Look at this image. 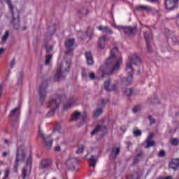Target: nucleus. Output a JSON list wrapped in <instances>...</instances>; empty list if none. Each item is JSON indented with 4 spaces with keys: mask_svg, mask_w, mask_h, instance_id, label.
I'll list each match as a JSON object with an SVG mask.
<instances>
[{
    "mask_svg": "<svg viewBox=\"0 0 179 179\" xmlns=\"http://www.w3.org/2000/svg\"><path fill=\"white\" fill-rule=\"evenodd\" d=\"M24 160V148L20 147L17 150L16 159L14 164L13 171L17 173V167H19V162H23Z\"/></svg>",
    "mask_w": 179,
    "mask_h": 179,
    "instance_id": "obj_6",
    "label": "nucleus"
},
{
    "mask_svg": "<svg viewBox=\"0 0 179 179\" xmlns=\"http://www.w3.org/2000/svg\"><path fill=\"white\" fill-rule=\"evenodd\" d=\"M86 118H87V115H84L83 116V120H86Z\"/></svg>",
    "mask_w": 179,
    "mask_h": 179,
    "instance_id": "obj_58",
    "label": "nucleus"
},
{
    "mask_svg": "<svg viewBox=\"0 0 179 179\" xmlns=\"http://www.w3.org/2000/svg\"><path fill=\"white\" fill-rule=\"evenodd\" d=\"M115 27L118 30H123L124 31V29H125V27H124V26H117V27Z\"/></svg>",
    "mask_w": 179,
    "mask_h": 179,
    "instance_id": "obj_49",
    "label": "nucleus"
},
{
    "mask_svg": "<svg viewBox=\"0 0 179 179\" xmlns=\"http://www.w3.org/2000/svg\"><path fill=\"white\" fill-rule=\"evenodd\" d=\"M111 80L108 79L104 83V87L106 90H108L109 92H111L112 90H115L117 89V85L113 84L111 85Z\"/></svg>",
    "mask_w": 179,
    "mask_h": 179,
    "instance_id": "obj_16",
    "label": "nucleus"
},
{
    "mask_svg": "<svg viewBox=\"0 0 179 179\" xmlns=\"http://www.w3.org/2000/svg\"><path fill=\"white\" fill-rule=\"evenodd\" d=\"M88 156H89V155H87L85 156V157L87 158Z\"/></svg>",
    "mask_w": 179,
    "mask_h": 179,
    "instance_id": "obj_59",
    "label": "nucleus"
},
{
    "mask_svg": "<svg viewBox=\"0 0 179 179\" xmlns=\"http://www.w3.org/2000/svg\"><path fill=\"white\" fill-rule=\"evenodd\" d=\"M87 36H89V31H87L85 33L82 31L78 33V36L79 37V38H80V40H83V38L87 37Z\"/></svg>",
    "mask_w": 179,
    "mask_h": 179,
    "instance_id": "obj_28",
    "label": "nucleus"
},
{
    "mask_svg": "<svg viewBox=\"0 0 179 179\" xmlns=\"http://www.w3.org/2000/svg\"><path fill=\"white\" fill-rule=\"evenodd\" d=\"M88 162H90V167H96V163H97V159L94 157V156L92 155L90 159H88Z\"/></svg>",
    "mask_w": 179,
    "mask_h": 179,
    "instance_id": "obj_25",
    "label": "nucleus"
},
{
    "mask_svg": "<svg viewBox=\"0 0 179 179\" xmlns=\"http://www.w3.org/2000/svg\"><path fill=\"white\" fill-rule=\"evenodd\" d=\"M148 120H150V124H155V122H156V120H155L154 119L152 118V116H148Z\"/></svg>",
    "mask_w": 179,
    "mask_h": 179,
    "instance_id": "obj_46",
    "label": "nucleus"
},
{
    "mask_svg": "<svg viewBox=\"0 0 179 179\" xmlns=\"http://www.w3.org/2000/svg\"><path fill=\"white\" fill-rule=\"evenodd\" d=\"M118 155H120V148H114L112 149L110 158L111 160H115Z\"/></svg>",
    "mask_w": 179,
    "mask_h": 179,
    "instance_id": "obj_21",
    "label": "nucleus"
},
{
    "mask_svg": "<svg viewBox=\"0 0 179 179\" xmlns=\"http://www.w3.org/2000/svg\"><path fill=\"white\" fill-rule=\"evenodd\" d=\"M49 166H51V160L43 159L41 162V165L39 166V169H40V170H44V169H48Z\"/></svg>",
    "mask_w": 179,
    "mask_h": 179,
    "instance_id": "obj_18",
    "label": "nucleus"
},
{
    "mask_svg": "<svg viewBox=\"0 0 179 179\" xmlns=\"http://www.w3.org/2000/svg\"><path fill=\"white\" fill-rule=\"evenodd\" d=\"M9 37V31H6L3 36H2V43H6V40Z\"/></svg>",
    "mask_w": 179,
    "mask_h": 179,
    "instance_id": "obj_30",
    "label": "nucleus"
},
{
    "mask_svg": "<svg viewBox=\"0 0 179 179\" xmlns=\"http://www.w3.org/2000/svg\"><path fill=\"white\" fill-rule=\"evenodd\" d=\"M82 76H83V78H86L87 76V75H86V72L85 71H82Z\"/></svg>",
    "mask_w": 179,
    "mask_h": 179,
    "instance_id": "obj_53",
    "label": "nucleus"
},
{
    "mask_svg": "<svg viewBox=\"0 0 179 179\" xmlns=\"http://www.w3.org/2000/svg\"><path fill=\"white\" fill-rule=\"evenodd\" d=\"M103 128H106V127H103V126L101 125H97L95 129L92 131L91 135L93 136V135H96V134H97V132H99V131H103Z\"/></svg>",
    "mask_w": 179,
    "mask_h": 179,
    "instance_id": "obj_27",
    "label": "nucleus"
},
{
    "mask_svg": "<svg viewBox=\"0 0 179 179\" xmlns=\"http://www.w3.org/2000/svg\"><path fill=\"white\" fill-rule=\"evenodd\" d=\"M73 44H75V39H69L65 42V47L66 48V55L72 54L73 51Z\"/></svg>",
    "mask_w": 179,
    "mask_h": 179,
    "instance_id": "obj_10",
    "label": "nucleus"
},
{
    "mask_svg": "<svg viewBox=\"0 0 179 179\" xmlns=\"http://www.w3.org/2000/svg\"><path fill=\"white\" fill-rule=\"evenodd\" d=\"M103 114V109L101 108H97L95 110L94 113V117L95 118H97L98 117H100V115Z\"/></svg>",
    "mask_w": 179,
    "mask_h": 179,
    "instance_id": "obj_29",
    "label": "nucleus"
},
{
    "mask_svg": "<svg viewBox=\"0 0 179 179\" xmlns=\"http://www.w3.org/2000/svg\"><path fill=\"white\" fill-rule=\"evenodd\" d=\"M79 13L80 15H87V13H89V10H87V8H83L79 10Z\"/></svg>",
    "mask_w": 179,
    "mask_h": 179,
    "instance_id": "obj_35",
    "label": "nucleus"
},
{
    "mask_svg": "<svg viewBox=\"0 0 179 179\" xmlns=\"http://www.w3.org/2000/svg\"><path fill=\"white\" fill-rule=\"evenodd\" d=\"M38 134H39V136L42 138L46 148L50 149V148L52 146V142H53L52 138H51L50 136H45L44 135V133H43L41 130H39Z\"/></svg>",
    "mask_w": 179,
    "mask_h": 179,
    "instance_id": "obj_8",
    "label": "nucleus"
},
{
    "mask_svg": "<svg viewBox=\"0 0 179 179\" xmlns=\"http://www.w3.org/2000/svg\"><path fill=\"white\" fill-rule=\"evenodd\" d=\"M71 68V60L65 62L62 64L57 69V73L54 76V80L58 82L61 80L62 78H65V76L68 72H69V69Z\"/></svg>",
    "mask_w": 179,
    "mask_h": 179,
    "instance_id": "obj_5",
    "label": "nucleus"
},
{
    "mask_svg": "<svg viewBox=\"0 0 179 179\" xmlns=\"http://www.w3.org/2000/svg\"><path fill=\"white\" fill-rule=\"evenodd\" d=\"M46 52H51L52 51V45H45Z\"/></svg>",
    "mask_w": 179,
    "mask_h": 179,
    "instance_id": "obj_37",
    "label": "nucleus"
},
{
    "mask_svg": "<svg viewBox=\"0 0 179 179\" xmlns=\"http://www.w3.org/2000/svg\"><path fill=\"white\" fill-rule=\"evenodd\" d=\"M52 59V55H46V59L45 62V65H50V62H51Z\"/></svg>",
    "mask_w": 179,
    "mask_h": 179,
    "instance_id": "obj_31",
    "label": "nucleus"
},
{
    "mask_svg": "<svg viewBox=\"0 0 179 179\" xmlns=\"http://www.w3.org/2000/svg\"><path fill=\"white\" fill-rule=\"evenodd\" d=\"M133 134H134V135L136 136H141V135H142V131H141V130H134Z\"/></svg>",
    "mask_w": 179,
    "mask_h": 179,
    "instance_id": "obj_40",
    "label": "nucleus"
},
{
    "mask_svg": "<svg viewBox=\"0 0 179 179\" xmlns=\"http://www.w3.org/2000/svg\"><path fill=\"white\" fill-rule=\"evenodd\" d=\"M80 118V112H75V113L73 115V120H78Z\"/></svg>",
    "mask_w": 179,
    "mask_h": 179,
    "instance_id": "obj_36",
    "label": "nucleus"
},
{
    "mask_svg": "<svg viewBox=\"0 0 179 179\" xmlns=\"http://www.w3.org/2000/svg\"><path fill=\"white\" fill-rule=\"evenodd\" d=\"M47 87L43 86V85H41L39 88V100L40 101H43L44 99H45V96H47V91L45 90Z\"/></svg>",
    "mask_w": 179,
    "mask_h": 179,
    "instance_id": "obj_15",
    "label": "nucleus"
},
{
    "mask_svg": "<svg viewBox=\"0 0 179 179\" xmlns=\"http://www.w3.org/2000/svg\"><path fill=\"white\" fill-rule=\"evenodd\" d=\"M144 36L147 44L148 51V52H152V49L150 48V43H152V41L153 40V36L152 35V34L148 35L146 32L145 33Z\"/></svg>",
    "mask_w": 179,
    "mask_h": 179,
    "instance_id": "obj_12",
    "label": "nucleus"
},
{
    "mask_svg": "<svg viewBox=\"0 0 179 179\" xmlns=\"http://www.w3.org/2000/svg\"><path fill=\"white\" fill-rule=\"evenodd\" d=\"M16 64V61L15 60V59H13L10 62V68H15V65Z\"/></svg>",
    "mask_w": 179,
    "mask_h": 179,
    "instance_id": "obj_42",
    "label": "nucleus"
},
{
    "mask_svg": "<svg viewBox=\"0 0 179 179\" xmlns=\"http://www.w3.org/2000/svg\"><path fill=\"white\" fill-rule=\"evenodd\" d=\"M153 138V134H150L147 140V146L145 147L147 149L148 148H152V146H155V145H156V143L154 141H152V138Z\"/></svg>",
    "mask_w": 179,
    "mask_h": 179,
    "instance_id": "obj_22",
    "label": "nucleus"
},
{
    "mask_svg": "<svg viewBox=\"0 0 179 179\" xmlns=\"http://www.w3.org/2000/svg\"><path fill=\"white\" fill-rule=\"evenodd\" d=\"M2 92H3L2 85H0V97L2 96Z\"/></svg>",
    "mask_w": 179,
    "mask_h": 179,
    "instance_id": "obj_54",
    "label": "nucleus"
},
{
    "mask_svg": "<svg viewBox=\"0 0 179 179\" xmlns=\"http://www.w3.org/2000/svg\"><path fill=\"white\" fill-rule=\"evenodd\" d=\"M123 92L126 96H132L134 94V90L132 88H124Z\"/></svg>",
    "mask_w": 179,
    "mask_h": 179,
    "instance_id": "obj_26",
    "label": "nucleus"
},
{
    "mask_svg": "<svg viewBox=\"0 0 179 179\" xmlns=\"http://www.w3.org/2000/svg\"><path fill=\"white\" fill-rule=\"evenodd\" d=\"M169 167L173 169V170H178L179 167V160L178 159H173L169 164Z\"/></svg>",
    "mask_w": 179,
    "mask_h": 179,
    "instance_id": "obj_24",
    "label": "nucleus"
},
{
    "mask_svg": "<svg viewBox=\"0 0 179 179\" xmlns=\"http://www.w3.org/2000/svg\"><path fill=\"white\" fill-rule=\"evenodd\" d=\"M90 78L92 79V80H94V78H96V75L94 74V73H90Z\"/></svg>",
    "mask_w": 179,
    "mask_h": 179,
    "instance_id": "obj_47",
    "label": "nucleus"
},
{
    "mask_svg": "<svg viewBox=\"0 0 179 179\" xmlns=\"http://www.w3.org/2000/svg\"><path fill=\"white\" fill-rule=\"evenodd\" d=\"M60 150H61V147L60 146H56L55 148V152H60Z\"/></svg>",
    "mask_w": 179,
    "mask_h": 179,
    "instance_id": "obj_50",
    "label": "nucleus"
},
{
    "mask_svg": "<svg viewBox=\"0 0 179 179\" xmlns=\"http://www.w3.org/2000/svg\"><path fill=\"white\" fill-rule=\"evenodd\" d=\"M53 179H57V178H53Z\"/></svg>",
    "mask_w": 179,
    "mask_h": 179,
    "instance_id": "obj_61",
    "label": "nucleus"
},
{
    "mask_svg": "<svg viewBox=\"0 0 179 179\" xmlns=\"http://www.w3.org/2000/svg\"><path fill=\"white\" fill-rule=\"evenodd\" d=\"M171 145H173V146H178V144H179V140L178 138H172L171 140Z\"/></svg>",
    "mask_w": 179,
    "mask_h": 179,
    "instance_id": "obj_33",
    "label": "nucleus"
},
{
    "mask_svg": "<svg viewBox=\"0 0 179 179\" xmlns=\"http://www.w3.org/2000/svg\"><path fill=\"white\" fill-rule=\"evenodd\" d=\"M98 30L100 31H103L104 33V30L106 29V27H103V25H101L97 27Z\"/></svg>",
    "mask_w": 179,
    "mask_h": 179,
    "instance_id": "obj_44",
    "label": "nucleus"
},
{
    "mask_svg": "<svg viewBox=\"0 0 179 179\" xmlns=\"http://www.w3.org/2000/svg\"><path fill=\"white\" fill-rule=\"evenodd\" d=\"M84 151L85 145H80V147H78V149L77 150L76 153H77V155H82V153H83Z\"/></svg>",
    "mask_w": 179,
    "mask_h": 179,
    "instance_id": "obj_32",
    "label": "nucleus"
},
{
    "mask_svg": "<svg viewBox=\"0 0 179 179\" xmlns=\"http://www.w3.org/2000/svg\"><path fill=\"white\" fill-rule=\"evenodd\" d=\"M139 111V108L138 107H134L133 109V113H134L135 114H136V113H138Z\"/></svg>",
    "mask_w": 179,
    "mask_h": 179,
    "instance_id": "obj_48",
    "label": "nucleus"
},
{
    "mask_svg": "<svg viewBox=\"0 0 179 179\" xmlns=\"http://www.w3.org/2000/svg\"><path fill=\"white\" fill-rule=\"evenodd\" d=\"M18 76L20 78H18V82H22V73H19Z\"/></svg>",
    "mask_w": 179,
    "mask_h": 179,
    "instance_id": "obj_52",
    "label": "nucleus"
},
{
    "mask_svg": "<svg viewBox=\"0 0 179 179\" xmlns=\"http://www.w3.org/2000/svg\"><path fill=\"white\" fill-rule=\"evenodd\" d=\"M142 155H143L142 152L137 155V157L134 159V164H136L138 163L139 162L138 159H141V157H142Z\"/></svg>",
    "mask_w": 179,
    "mask_h": 179,
    "instance_id": "obj_38",
    "label": "nucleus"
},
{
    "mask_svg": "<svg viewBox=\"0 0 179 179\" xmlns=\"http://www.w3.org/2000/svg\"><path fill=\"white\" fill-rule=\"evenodd\" d=\"M19 115H20V110H19V108H14L9 114V117L11 118H17Z\"/></svg>",
    "mask_w": 179,
    "mask_h": 179,
    "instance_id": "obj_23",
    "label": "nucleus"
},
{
    "mask_svg": "<svg viewBox=\"0 0 179 179\" xmlns=\"http://www.w3.org/2000/svg\"><path fill=\"white\" fill-rule=\"evenodd\" d=\"M78 164H79V158L71 157L66 161V166L71 170H75Z\"/></svg>",
    "mask_w": 179,
    "mask_h": 179,
    "instance_id": "obj_9",
    "label": "nucleus"
},
{
    "mask_svg": "<svg viewBox=\"0 0 179 179\" xmlns=\"http://www.w3.org/2000/svg\"><path fill=\"white\" fill-rule=\"evenodd\" d=\"M27 169L29 173L31 171V156L28 157V159L26 164V168L22 169V178L26 179V177H29L30 173H27Z\"/></svg>",
    "mask_w": 179,
    "mask_h": 179,
    "instance_id": "obj_7",
    "label": "nucleus"
},
{
    "mask_svg": "<svg viewBox=\"0 0 179 179\" xmlns=\"http://www.w3.org/2000/svg\"><path fill=\"white\" fill-rule=\"evenodd\" d=\"M9 174H10L9 169H6L5 171V176L3 178H8V177H9Z\"/></svg>",
    "mask_w": 179,
    "mask_h": 179,
    "instance_id": "obj_45",
    "label": "nucleus"
},
{
    "mask_svg": "<svg viewBox=\"0 0 179 179\" xmlns=\"http://www.w3.org/2000/svg\"><path fill=\"white\" fill-rule=\"evenodd\" d=\"M159 157H164V156H166V152H164V150H162L159 151V154H158Z\"/></svg>",
    "mask_w": 179,
    "mask_h": 179,
    "instance_id": "obj_41",
    "label": "nucleus"
},
{
    "mask_svg": "<svg viewBox=\"0 0 179 179\" xmlns=\"http://www.w3.org/2000/svg\"><path fill=\"white\" fill-rule=\"evenodd\" d=\"M131 179H139V173L138 172H134L131 176H130Z\"/></svg>",
    "mask_w": 179,
    "mask_h": 179,
    "instance_id": "obj_34",
    "label": "nucleus"
},
{
    "mask_svg": "<svg viewBox=\"0 0 179 179\" xmlns=\"http://www.w3.org/2000/svg\"><path fill=\"white\" fill-rule=\"evenodd\" d=\"M122 64V56L118 52V48H114L111 52L109 58L106 59V66H101L99 73L101 78H104L106 75H114L118 72Z\"/></svg>",
    "mask_w": 179,
    "mask_h": 179,
    "instance_id": "obj_1",
    "label": "nucleus"
},
{
    "mask_svg": "<svg viewBox=\"0 0 179 179\" xmlns=\"http://www.w3.org/2000/svg\"><path fill=\"white\" fill-rule=\"evenodd\" d=\"M85 57L87 59V65L92 66V65H93V64H94V60L93 59V56L92 55L91 52H86Z\"/></svg>",
    "mask_w": 179,
    "mask_h": 179,
    "instance_id": "obj_20",
    "label": "nucleus"
},
{
    "mask_svg": "<svg viewBox=\"0 0 179 179\" xmlns=\"http://www.w3.org/2000/svg\"><path fill=\"white\" fill-rule=\"evenodd\" d=\"M9 155V152H3L2 153L3 157H6Z\"/></svg>",
    "mask_w": 179,
    "mask_h": 179,
    "instance_id": "obj_51",
    "label": "nucleus"
},
{
    "mask_svg": "<svg viewBox=\"0 0 179 179\" xmlns=\"http://www.w3.org/2000/svg\"><path fill=\"white\" fill-rule=\"evenodd\" d=\"M179 0H165V8L168 10H173Z\"/></svg>",
    "mask_w": 179,
    "mask_h": 179,
    "instance_id": "obj_11",
    "label": "nucleus"
},
{
    "mask_svg": "<svg viewBox=\"0 0 179 179\" xmlns=\"http://www.w3.org/2000/svg\"><path fill=\"white\" fill-rule=\"evenodd\" d=\"M66 99V96L65 94L52 96V99L48 103L47 105L48 108H51V110L48 112V117H52L55 110L59 107V101H64Z\"/></svg>",
    "mask_w": 179,
    "mask_h": 179,
    "instance_id": "obj_3",
    "label": "nucleus"
},
{
    "mask_svg": "<svg viewBox=\"0 0 179 179\" xmlns=\"http://www.w3.org/2000/svg\"><path fill=\"white\" fill-rule=\"evenodd\" d=\"M103 33H106L107 34H113V31H111V29L108 27H106L105 30L103 31Z\"/></svg>",
    "mask_w": 179,
    "mask_h": 179,
    "instance_id": "obj_39",
    "label": "nucleus"
},
{
    "mask_svg": "<svg viewBox=\"0 0 179 179\" xmlns=\"http://www.w3.org/2000/svg\"><path fill=\"white\" fill-rule=\"evenodd\" d=\"M4 49L3 48H0V54H2V52H3Z\"/></svg>",
    "mask_w": 179,
    "mask_h": 179,
    "instance_id": "obj_57",
    "label": "nucleus"
},
{
    "mask_svg": "<svg viewBox=\"0 0 179 179\" xmlns=\"http://www.w3.org/2000/svg\"><path fill=\"white\" fill-rule=\"evenodd\" d=\"M3 179H8V178H3Z\"/></svg>",
    "mask_w": 179,
    "mask_h": 179,
    "instance_id": "obj_60",
    "label": "nucleus"
},
{
    "mask_svg": "<svg viewBox=\"0 0 179 179\" xmlns=\"http://www.w3.org/2000/svg\"><path fill=\"white\" fill-rule=\"evenodd\" d=\"M136 10H138L140 12H153V9L152 7L149 6H143L141 5L136 7Z\"/></svg>",
    "mask_w": 179,
    "mask_h": 179,
    "instance_id": "obj_17",
    "label": "nucleus"
},
{
    "mask_svg": "<svg viewBox=\"0 0 179 179\" xmlns=\"http://www.w3.org/2000/svg\"><path fill=\"white\" fill-rule=\"evenodd\" d=\"M4 143H6V145H8V143H9V140L8 139L4 140Z\"/></svg>",
    "mask_w": 179,
    "mask_h": 179,
    "instance_id": "obj_55",
    "label": "nucleus"
},
{
    "mask_svg": "<svg viewBox=\"0 0 179 179\" xmlns=\"http://www.w3.org/2000/svg\"><path fill=\"white\" fill-rule=\"evenodd\" d=\"M107 41H108V39H107V37L106 36H103L99 38V41L98 42V47L101 50H104L106 48V45H107Z\"/></svg>",
    "mask_w": 179,
    "mask_h": 179,
    "instance_id": "obj_13",
    "label": "nucleus"
},
{
    "mask_svg": "<svg viewBox=\"0 0 179 179\" xmlns=\"http://www.w3.org/2000/svg\"><path fill=\"white\" fill-rule=\"evenodd\" d=\"M107 103H108V99H102V100L101 101L100 106H104L105 104H107Z\"/></svg>",
    "mask_w": 179,
    "mask_h": 179,
    "instance_id": "obj_43",
    "label": "nucleus"
},
{
    "mask_svg": "<svg viewBox=\"0 0 179 179\" xmlns=\"http://www.w3.org/2000/svg\"><path fill=\"white\" fill-rule=\"evenodd\" d=\"M6 3H7L8 6V9L11 13L13 17V23L15 29H19V23L20 20L19 16L20 15V12L17 10V8L13 5H12V2L10 0H6Z\"/></svg>",
    "mask_w": 179,
    "mask_h": 179,
    "instance_id": "obj_4",
    "label": "nucleus"
},
{
    "mask_svg": "<svg viewBox=\"0 0 179 179\" xmlns=\"http://www.w3.org/2000/svg\"><path fill=\"white\" fill-rule=\"evenodd\" d=\"M123 33L127 34L128 36H134L136 33V27H124Z\"/></svg>",
    "mask_w": 179,
    "mask_h": 179,
    "instance_id": "obj_14",
    "label": "nucleus"
},
{
    "mask_svg": "<svg viewBox=\"0 0 179 179\" xmlns=\"http://www.w3.org/2000/svg\"><path fill=\"white\" fill-rule=\"evenodd\" d=\"M148 2H157V0H147Z\"/></svg>",
    "mask_w": 179,
    "mask_h": 179,
    "instance_id": "obj_56",
    "label": "nucleus"
},
{
    "mask_svg": "<svg viewBox=\"0 0 179 179\" xmlns=\"http://www.w3.org/2000/svg\"><path fill=\"white\" fill-rule=\"evenodd\" d=\"M76 101H78V99L71 98L67 103L64 105V110H68L69 108L73 107V106H75V103H76Z\"/></svg>",
    "mask_w": 179,
    "mask_h": 179,
    "instance_id": "obj_19",
    "label": "nucleus"
},
{
    "mask_svg": "<svg viewBox=\"0 0 179 179\" xmlns=\"http://www.w3.org/2000/svg\"><path fill=\"white\" fill-rule=\"evenodd\" d=\"M132 62L134 65H139L141 64V58L136 54L131 55L129 60L127 62L126 72L128 73V77L124 78L122 82L124 85H128L132 83V76L134 75V69H132Z\"/></svg>",
    "mask_w": 179,
    "mask_h": 179,
    "instance_id": "obj_2",
    "label": "nucleus"
}]
</instances>
